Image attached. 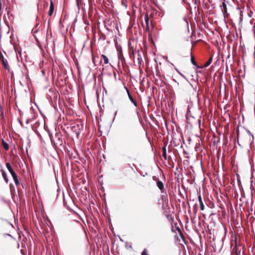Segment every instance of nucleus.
Listing matches in <instances>:
<instances>
[{"instance_id": "nucleus-8", "label": "nucleus", "mask_w": 255, "mask_h": 255, "mask_svg": "<svg viewBox=\"0 0 255 255\" xmlns=\"http://www.w3.org/2000/svg\"><path fill=\"white\" fill-rule=\"evenodd\" d=\"M2 145L5 150L7 151L8 150V144L3 139L2 140Z\"/></svg>"}, {"instance_id": "nucleus-13", "label": "nucleus", "mask_w": 255, "mask_h": 255, "mask_svg": "<svg viewBox=\"0 0 255 255\" xmlns=\"http://www.w3.org/2000/svg\"><path fill=\"white\" fill-rule=\"evenodd\" d=\"M212 61V57H211L209 59V60L205 63V64L204 65V66L205 67H208L211 63Z\"/></svg>"}, {"instance_id": "nucleus-23", "label": "nucleus", "mask_w": 255, "mask_h": 255, "mask_svg": "<svg viewBox=\"0 0 255 255\" xmlns=\"http://www.w3.org/2000/svg\"><path fill=\"white\" fill-rule=\"evenodd\" d=\"M1 14V9L0 10V15Z\"/></svg>"}, {"instance_id": "nucleus-22", "label": "nucleus", "mask_w": 255, "mask_h": 255, "mask_svg": "<svg viewBox=\"0 0 255 255\" xmlns=\"http://www.w3.org/2000/svg\"><path fill=\"white\" fill-rule=\"evenodd\" d=\"M93 62L94 63V57H93Z\"/></svg>"}, {"instance_id": "nucleus-5", "label": "nucleus", "mask_w": 255, "mask_h": 255, "mask_svg": "<svg viewBox=\"0 0 255 255\" xmlns=\"http://www.w3.org/2000/svg\"><path fill=\"white\" fill-rule=\"evenodd\" d=\"M221 7H223L222 9V10L224 15V16H225L226 15L227 16L228 15V14L227 13V7L226 4L225 3V2H223L222 3Z\"/></svg>"}, {"instance_id": "nucleus-20", "label": "nucleus", "mask_w": 255, "mask_h": 255, "mask_svg": "<svg viewBox=\"0 0 255 255\" xmlns=\"http://www.w3.org/2000/svg\"><path fill=\"white\" fill-rule=\"evenodd\" d=\"M3 19L4 20V21L6 20V15L4 14V16H3Z\"/></svg>"}, {"instance_id": "nucleus-21", "label": "nucleus", "mask_w": 255, "mask_h": 255, "mask_svg": "<svg viewBox=\"0 0 255 255\" xmlns=\"http://www.w3.org/2000/svg\"><path fill=\"white\" fill-rule=\"evenodd\" d=\"M194 210L195 212H197V209H196L195 208H194Z\"/></svg>"}, {"instance_id": "nucleus-14", "label": "nucleus", "mask_w": 255, "mask_h": 255, "mask_svg": "<svg viewBox=\"0 0 255 255\" xmlns=\"http://www.w3.org/2000/svg\"><path fill=\"white\" fill-rule=\"evenodd\" d=\"M127 3H128V1H127V0H122V4L125 8L127 7Z\"/></svg>"}, {"instance_id": "nucleus-15", "label": "nucleus", "mask_w": 255, "mask_h": 255, "mask_svg": "<svg viewBox=\"0 0 255 255\" xmlns=\"http://www.w3.org/2000/svg\"><path fill=\"white\" fill-rule=\"evenodd\" d=\"M191 63L195 66H197V63H196V62L195 61V59L194 58V57L193 56H191Z\"/></svg>"}, {"instance_id": "nucleus-10", "label": "nucleus", "mask_w": 255, "mask_h": 255, "mask_svg": "<svg viewBox=\"0 0 255 255\" xmlns=\"http://www.w3.org/2000/svg\"><path fill=\"white\" fill-rule=\"evenodd\" d=\"M144 19H145V23H146V25L147 26V29H149V18H148V16L147 14H145Z\"/></svg>"}, {"instance_id": "nucleus-3", "label": "nucleus", "mask_w": 255, "mask_h": 255, "mask_svg": "<svg viewBox=\"0 0 255 255\" xmlns=\"http://www.w3.org/2000/svg\"><path fill=\"white\" fill-rule=\"evenodd\" d=\"M54 3L53 2V0H50V7H49V11L48 12V15L49 16H51L52 15L53 11H54Z\"/></svg>"}, {"instance_id": "nucleus-12", "label": "nucleus", "mask_w": 255, "mask_h": 255, "mask_svg": "<svg viewBox=\"0 0 255 255\" xmlns=\"http://www.w3.org/2000/svg\"><path fill=\"white\" fill-rule=\"evenodd\" d=\"M2 175L3 178H4V179L5 181L6 182V183H7L8 181V179L7 178L6 174L3 171H2Z\"/></svg>"}, {"instance_id": "nucleus-1", "label": "nucleus", "mask_w": 255, "mask_h": 255, "mask_svg": "<svg viewBox=\"0 0 255 255\" xmlns=\"http://www.w3.org/2000/svg\"><path fill=\"white\" fill-rule=\"evenodd\" d=\"M0 60L2 62L4 68L9 70V66L8 64V62L7 60L4 59V56L1 52H0Z\"/></svg>"}, {"instance_id": "nucleus-17", "label": "nucleus", "mask_w": 255, "mask_h": 255, "mask_svg": "<svg viewBox=\"0 0 255 255\" xmlns=\"http://www.w3.org/2000/svg\"><path fill=\"white\" fill-rule=\"evenodd\" d=\"M6 10L7 11V16L8 17L9 19H10V16L12 17V14L10 13V12L9 10L7 9V8H6Z\"/></svg>"}, {"instance_id": "nucleus-6", "label": "nucleus", "mask_w": 255, "mask_h": 255, "mask_svg": "<svg viewBox=\"0 0 255 255\" xmlns=\"http://www.w3.org/2000/svg\"><path fill=\"white\" fill-rule=\"evenodd\" d=\"M198 200L200 204V209L202 211H203L205 209V206L202 201L201 196L200 195L198 196Z\"/></svg>"}, {"instance_id": "nucleus-16", "label": "nucleus", "mask_w": 255, "mask_h": 255, "mask_svg": "<svg viewBox=\"0 0 255 255\" xmlns=\"http://www.w3.org/2000/svg\"><path fill=\"white\" fill-rule=\"evenodd\" d=\"M13 180L15 182V185L17 186L18 185H20V183L18 181L17 177H16V178H13Z\"/></svg>"}, {"instance_id": "nucleus-18", "label": "nucleus", "mask_w": 255, "mask_h": 255, "mask_svg": "<svg viewBox=\"0 0 255 255\" xmlns=\"http://www.w3.org/2000/svg\"><path fill=\"white\" fill-rule=\"evenodd\" d=\"M141 255H148V252L146 249H144L141 253Z\"/></svg>"}, {"instance_id": "nucleus-11", "label": "nucleus", "mask_w": 255, "mask_h": 255, "mask_svg": "<svg viewBox=\"0 0 255 255\" xmlns=\"http://www.w3.org/2000/svg\"><path fill=\"white\" fill-rule=\"evenodd\" d=\"M102 57L104 60V63L105 64H107L109 63V59L107 56L105 55L102 54Z\"/></svg>"}, {"instance_id": "nucleus-4", "label": "nucleus", "mask_w": 255, "mask_h": 255, "mask_svg": "<svg viewBox=\"0 0 255 255\" xmlns=\"http://www.w3.org/2000/svg\"><path fill=\"white\" fill-rule=\"evenodd\" d=\"M157 186L159 189V190L161 191L162 193L164 192V186L163 183L160 181L158 180L157 181Z\"/></svg>"}, {"instance_id": "nucleus-9", "label": "nucleus", "mask_w": 255, "mask_h": 255, "mask_svg": "<svg viewBox=\"0 0 255 255\" xmlns=\"http://www.w3.org/2000/svg\"><path fill=\"white\" fill-rule=\"evenodd\" d=\"M162 156L165 160L167 159L166 146L162 147Z\"/></svg>"}, {"instance_id": "nucleus-2", "label": "nucleus", "mask_w": 255, "mask_h": 255, "mask_svg": "<svg viewBox=\"0 0 255 255\" xmlns=\"http://www.w3.org/2000/svg\"><path fill=\"white\" fill-rule=\"evenodd\" d=\"M6 167L8 170L9 172L10 173L13 179L16 178V177H17V176L15 172H14V171L12 168L10 163L8 162L6 163Z\"/></svg>"}, {"instance_id": "nucleus-7", "label": "nucleus", "mask_w": 255, "mask_h": 255, "mask_svg": "<svg viewBox=\"0 0 255 255\" xmlns=\"http://www.w3.org/2000/svg\"><path fill=\"white\" fill-rule=\"evenodd\" d=\"M127 92H128V98L130 100V101L134 104V105L135 106V107H137V102H136V101L134 99V98L131 96V95H130L129 92L127 90Z\"/></svg>"}, {"instance_id": "nucleus-19", "label": "nucleus", "mask_w": 255, "mask_h": 255, "mask_svg": "<svg viewBox=\"0 0 255 255\" xmlns=\"http://www.w3.org/2000/svg\"><path fill=\"white\" fill-rule=\"evenodd\" d=\"M2 9L1 0H0V10Z\"/></svg>"}]
</instances>
